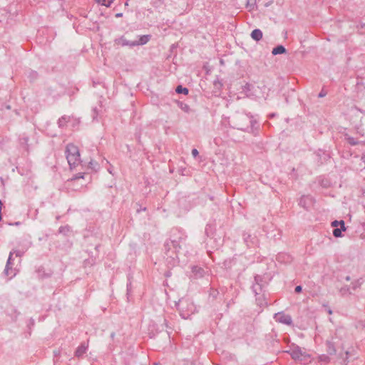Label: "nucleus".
<instances>
[{"mask_svg":"<svg viewBox=\"0 0 365 365\" xmlns=\"http://www.w3.org/2000/svg\"><path fill=\"white\" fill-rule=\"evenodd\" d=\"M177 309L183 319H187L191 314H194L196 307L189 299L182 298L176 304Z\"/></svg>","mask_w":365,"mask_h":365,"instance_id":"obj_1","label":"nucleus"},{"mask_svg":"<svg viewBox=\"0 0 365 365\" xmlns=\"http://www.w3.org/2000/svg\"><path fill=\"white\" fill-rule=\"evenodd\" d=\"M66 156L70 168L72 169L80 163V153L77 146L73 143L67 145L66 148Z\"/></svg>","mask_w":365,"mask_h":365,"instance_id":"obj_2","label":"nucleus"},{"mask_svg":"<svg viewBox=\"0 0 365 365\" xmlns=\"http://www.w3.org/2000/svg\"><path fill=\"white\" fill-rule=\"evenodd\" d=\"M253 120L246 114H241L235 118V125L236 128L241 130H248L253 127Z\"/></svg>","mask_w":365,"mask_h":365,"instance_id":"obj_3","label":"nucleus"},{"mask_svg":"<svg viewBox=\"0 0 365 365\" xmlns=\"http://www.w3.org/2000/svg\"><path fill=\"white\" fill-rule=\"evenodd\" d=\"M287 352L291 355L292 358L294 360L299 361L302 363H307L310 358L309 354H307L304 351H302L301 348H299V346L293 347Z\"/></svg>","mask_w":365,"mask_h":365,"instance_id":"obj_4","label":"nucleus"},{"mask_svg":"<svg viewBox=\"0 0 365 365\" xmlns=\"http://www.w3.org/2000/svg\"><path fill=\"white\" fill-rule=\"evenodd\" d=\"M14 254H15L16 257H21L23 255L24 252H21L19 250H14L12 252H10L9 256V258H8V260H7V262H6V267L4 269V274L6 276L9 277V278H12L16 274V270L12 269L10 267Z\"/></svg>","mask_w":365,"mask_h":365,"instance_id":"obj_5","label":"nucleus"},{"mask_svg":"<svg viewBox=\"0 0 365 365\" xmlns=\"http://www.w3.org/2000/svg\"><path fill=\"white\" fill-rule=\"evenodd\" d=\"M168 247H170V245L168 243H166L165 245V247L166 250L165 255L167 256L166 260L169 264H170L171 266H175L177 262L178 255L176 253V251L172 252L170 254V250H169L170 248H168Z\"/></svg>","mask_w":365,"mask_h":365,"instance_id":"obj_6","label":"nucleus"},{"mask_svg":"<svg viewBox=\"0 0 365 365\" xmlns=\"http://www.w3.org/2000/svg\"><path fill=\"white\" fill-rule=\"evenodd\" d=\"M274 318L275 319L276 322L290 325L292 323V317L288 314H284L283 313H277L275 314Z\"/></svg>","mask_w":365,"mask_h":365,"instance_id":"obj_7","label":"nucleus"},{"mask_svg":"<svg viewBox=\"0 0 365 365\" xmlns=\"http://www.w3.org/2000/svg\"><path fill=\"white\" fill-rule=\"evenodd\" d=\"M345 139L346 140V141L351 145H365V142L364 141H360V140H358L357 139L349 135L348 134H346L345 135Z\"/></svg>","mask_w":365,"mask_h":365,"instance_id":"obj_8","label":"nucleus"},{"mask_svg":"<svg viewBox=\"0 0 365 365\" xmlns=\"http://www.w3.org/2000/svg\"><path fill=\"white\" fill-rule=\"evenodd\" d=\"M255 284L252 286V290L255 294H259L262 291V285L259 284L260 277L256 276L255 277Z\"/></svg>","mask_w":365,"mask_h":365,"instance_id":"obj_9","label":"nucleus"},{"mask_svg":"<svg viewBox=\"0 0 365 365\" xmlns=\"http://www.w3.org/2000/svg\"><path fill=\"white\" fill-rule=\"evenodd\" d=\"M116 43L118 45H121L122 46H129L130 47L135 46V45H133L135 43L134 41H130L127 40L125 37L122 36L120 38L116 40Z\"/></svg>","mask_w":365,"mask_h":365,"instance_id":"obj_10","label":"nucleus"},{"mask_svg":"<svg viewBox=\"0 0 365 365\" xmlns=\"http://www.w3.org/2000/svg\"><path fill=\"white\" fill-rule=\"evenodd\" d=\"M87 348H88V345H85V344H82L76 350L75 356L77 357L82 356L86 353Z\"/></svg>","mask_w":365,"mask_h":365,"instance_id":"obj_11","label":"nucleus"},{"mask_svg":"<svg viewBox=\"0 0 365 365\" xmlns=\"http://www.w3.org/2000/svg\"><path fill=\"white\" fill-rule=\"evenodd\" d=\"M19 142H20V145L26 151V152H29V144H28V142H29V138L28 136H26V135H23L20 138H19Z\"/></svg>","mask_w":365,"mask_h":365,"instance_id":"obj_12","label":"nucleus"},{"mask_svg":"<svg viewBox=\"0 0 365 365\" xmlns=\"http://www.w3.org/2000/svg\"><path fill=\"white\" fill-rule=\"evenodd\" d=\"M150 38V35H143L140 36L138 41H135V43H133V45L139 46V45H144L147 43Z\"/></svg>","mask_w":365,"mask_h":365,"instance_id":"obj_13","label":"nucleus"},{"mask_svg":"<svg viewBox=\"0 0 365 365\" xmlns=\"http://www.w3.org/2000/svg\"><path fill=\"white\" fill-rule=\"evenodd\" d=\"M192 272L193 273L195 277H202L204 274V269L197 266H194L192 267Z\"/></svg>","mask_w":365,"mask_h":365,"instance_id":"obj_14","label":"nucleus"},{"mask_svg":"<svg viewBox=\"0 0 365 365\" xmlns=\"http://www.w3.org/2000/svg\"><path fill=\"white\" fill-rule=\"evenodd\" d=\"M251 37L257 41H259L262 38V31L258 29L253 30L251 33Z\"/></svg>","mask_w":365,"mask_h":365,"instance_id":"obj_15","label":"nucleus"},{"mask_svg":"<svg viewBox=\"0 0 365 365\" xmlns=\"http://www.w3.org/2000/svg\"><path fill=\"white\" fill-rule=\"evenodd\" d=\"M286 48L282 45H279L272 49V53L273 55L282 54L286 53Z\"/></svg>","mask_w":365,"mask_h":365,"instance_id":"obj_16","label":"nucleus"},{"mask_svg":"<svg viewBox=\"0 0 365 365\" xmlns=\"http://www.w3.org/2000/svg\"><path fill=\"white\" fill-rule=\"evenodd\" d=\"M327 351L329 354L334 355V354H336V350L335 349L334 342H332L331 341H327Z\"/></svg>","mask_w":365,"mask_h":365,"instance_id":"obj_17","label":"nucleus"},{"mask_svg":"<svg viewBox=\"0 0 365 365\" xmlns=\"http://www.w3.org/2000/svg\"><path fill=\"white\" fill-rule=\"evenodd\" d=\"M308 200L312 201V198L309 196H303L300 198L299 204L302 207L307 208V201Z\"/></svg>","mask_w":365,"mask_h":365,"instance_id":"obj_18","label":"nucleus"},{"mask_svg":"<svg viewBox=\"0 0 365 365\" xmlns=\"http://www.w3.org/2000/svg\"><path fill=\"white\" fill-rule=\"evenodd\" d=\"M339 292L341 295H346L347 294H352L350 287H348V286H344V287H341L340 289Z\"/></svg>","mask_w":365,"mask_h":365,"instance_id":"obj_19","label":"nucleus"},{"mask_svg":"<svg viewBox=\"0 0 365 365\" xmlns=\"http://www.w3.org/2000/svg\"><path fill=\"white\" fill-rule=\"evenodd\" d=\"M175 91L177 93H184L185 95L188 93V89L187 88H183L182 86H177Z\"/></svg>","mask_w":365,"mask_h":365,"instance_id":"obj_20","label":"nucleus"},{"mask_svg":"<svg viewBox=\"0 0 365 365\" xmlns=\"http://www.w3.org/2000/svg\"><path fill=\"white\" fill-rule=\"evenodd\" d=\"M69 120V117H67V116H63L61 117L58 121V125L59 127H63L66 125V123Z\"/></svg>","mask_w":365,"mask_h":365,"instance_id":"obj_21","label":"nucleus"},{"mask_svg":"<svg viewBox=\"0 0 365 365\" xmlns=\"http://www.w3.org/2000/svg\"><path fill=\"white\" fill-rule=\"evenodd\" d=\"M361 284V279H357L353 282H351V286L350 287L351 289L353 291L356 290L357 288H359Z\"/></svg>","mask_w":365,"mask_h":365,"instance_id":"obj_22","label":"nucleus"},{"mask_svg":"<svg viewBox=\"0 0 365 365\" xmlns=\"http://www.w3.org/2000/svg\"><path fill=\"white\" fill-rule=\"evenodd\" d=\"M318 359H319V361L323 362L325 364L329 363L330 361L329 357L326 354H322V355L319 356Z\"/></svg>","mask_w":365,"mask_h":365,"instance_id":"obj_23","label":"nucleus"},{"mask_svg":"<svg viewBox=\"0 0 365 365\" xmlns=\"http://www.w3.org/2000/svg\"><path fill=\"white\" fill-rule=\"evenodd\" d=\"M114 0H98V3L107 7L110 6Z\"/></svg>","mask_w":365,"mask_h":365,"instance_id":"obj_24","label":"nucleus"},{"mask_svg":"<svg viewBox=\"0 0 365 365\" xmlns=\"http://www.w3.org/2000/svg\"><path fill=\"white\" fill-rule=\"evenodd\" d=\"M256 4V0H247V8L249 9V10L254 9Z\"/></svg>","mask_w":365,"mask_h":365,"instance_id":"obj_25","label":"nucleus"},{"mask_svg":"<svg viewBox=\"0 0 365 365\" xmlns=\"http://www.w3.org/2000/svg\"><path fill=\"white\" fill-rule=\"evenodd\" d=\"M179 106L180 108L185 113H189L190 111V108L187 104L184 103H180Z\"/></svg>","mask_w":365,"mask_h":365,"instance_id":"obj_26","label":"nucleus"},{"mask_svg":"<svg viewBox=\"0 0 365 365\" xmlns=\"http://www.w3.org/2000/svg\"><path fill=\"white\" fill-rule=\"evenodd\" d=\"M333 235L335 237H339L341 236V229H339V228H334V230H333Z\"/></svg>","mask_w":365,"mask_h":365,"instance_id":"obj_27","label":"nucleus"},{"mask_svg":"<svg viewBox=\"0 0 365 365\" xmlns=\"http://www.w3.org/2000/svg\"><path fill=\"white\" fill-rule=\"evenodd\" d=\"M98 114V111L97 108H93V110H92V118H93V120H96L97 118Z\"/></svg>","mask_w":365,"mask_h":365,"instance_id":"obj_28","label":"nucleus"},{"mask_svg":"<svg viewBox=\"0 0 365 365\" xmlns=\"http://www.w3.org/2000/svg\"><path fill=\"white\" fill-rule=\"evenodd\" d=\"M338 225H340V221L334 220L331 222V226L336 228Z\"/></svg>","mask_w":365,"mask_h":365,"instance_id":"obj_29","label":"nucleus"},{"mask_svg":"<svg viewBox=\"0 0 365 365\" xmlns=\"http://www.w3.org/2000/svg\"><path fill=\"white\" fill-rule=\"evenodd\" d=\"M340 228L341 229V231L343 230V231H345L346 230V227H345V224H344V222L343 220H340Z\"/></svg>","mask_w":365,"mask_h":365,"instance_id":"obj_30","label":"nucleus"},{"mask_svg":"<svg viewBox=\"0 0 365 365\" xmlns=\"http://www.w3.org/2000/svg\"><path fill=\"white\" fill-rule=\"evenodd\" d=\"M199 153L197 149L194 148L192 150V155L194 158H196L198 155Z\"/></svg>","mask_w":365,"mask_h":365,"instance_id":"obj_31","label":"nucleus"},{"mask_svg":"<svg viewBox=\"0 0 365 365\" xmlns=\"http://www.w3.org/2000/svg\"><path fill=\"white\" fill-rule=\"evenodd\" d=\"M170 243L172 244V245L175 248V250H176L179 247L178 242L176 240H172Z\"/></svg>","mask_w":365,"mask_h":365,"instance_id":"obj_32","label":"nucleus"},{"mask_svg":"<svg viewBox=\"0 0 365 365\" xmlns=\"http://www.w3.org/2000/svg\"><path fill=\"white\" fill-rule=\"evenodd\" d=\"M83 178V175L81 173L76 175L75 177H73V178L71 179V181L73 180H76V179H79V178Z\"/></svg>","mask_w":365,"mask_h":365,"instance_id":"obj_33","label":"nucleus"},{"mask_svg":"<svg viewBox=\"0 0 365 365\" xmlns=\"http://www.w3.org/2000/svg\"><path fill=\"white\" fill-rule=\"evenodd\" d=\"M251 87H252V85L249 84V83H247L245 86V91H249L251 90Z\"/></svg>","mask_w":365,"mask_h":365,"instance_id":"obj_34","label":"nucleus"},{"mask_svg":"<svg viewBox=\"0 0 365 365\" xmlns=\"http://www.w3.org/2000/svg\"><path fill=\"white\" fill-rule=\"evenodd\" d=\"M302 286L299 285L295 287V292L299 293L302 292Z\"/></svg>","mask_w":365,"mask_h":365,"instance_id":"obj_35","label":"nucleus"},{"mask_svg":"<svg viewBox=\"0 0 365 365\" xmlns=\"http://www.w3.org/2000/svg\"><path fill=\"white\" fill-rule=\"evenodd\" d=\"M326 95H327V93H326V92H324V91H322L319 93L318 97H319V98H323V97H324Z\"/></svg>","mask_w":365,"mask_h":365,"instance_id":"obj_36","label":"nucleus"},{"mask_svg":"<svg viewBox=\"0 0 365 365\" xmlns=\"http://www.w3.org/2000/svg\"><path fill=\"white\" fill-rule=\"evenodd\" d=\"M65 229H67V227H61L59 228V232H65Z\"/></svg>","mask_w":365,"mask_h":365,"instance_id":"obj_37","label":"nucleus"},{"mask_svg":"<svg viewBox=\"0 0 365 365\" xmlns=\"http://www.w3.org/2000/svg\"><path fill=\"white\" fill-rule=\"evenodd\" d=\"M116 17H120V16H122V14H117L115 15Z\"/></svg>","mask_w":365,"mask_h":365,"instance_id":"obj_38","label":"nucleus"},{"mask_svg":"<svg viewBox=\"0 0 365 365\" xmlns=\"http://www.w3.org/2000/svg\"><path fill=\"white\" fill-rule=\"evenodd\" d=\"M351 279H350V277L349 276H347L346 277V281H349Z\"/></svg>","mask_w":365,"mask_h":365,"instance_id":"obj_39","label":"nucleus"},{"mask_svg":"<svg viewBox=\"0 0 365 365\" xmlns=\"http://www.w3.org/2000/svg\"><path fill=\"white\" fill-rule=\"evenodd\" d=\"M349 354V351H346V358L348 357Z\"/></svg>","mask_w":365,"mask_h":365,"instance_id":"obj_40","label":"nucleus"},{"mask_svg":"<svg viewBox=\"0 0 365 365\" xmlns=\"http://www.w3.org/2000/svg\"><path fill=\"white\" fill-rule=\"evenodd\" d=\"M6 108H7V109H10V108H11L10 106H6Z\"/></svg>","mask_w":365,"mask_h":365,"instance_id":"obj_41","label":"nucleus"},{"mask_svg":"<svg viewBox=\"0 0 365 365\" xmlns=\"http://www.w3.org/2000/svg\"><path fill=\"white\" fill-rule=\"evenodd\" d=\"M1 220V214L0 213V220Z\"/></svg>","mask_w":365,"mask_h":365,"instance_id":"obj_42","label":"nucleus"}]
</instances>
